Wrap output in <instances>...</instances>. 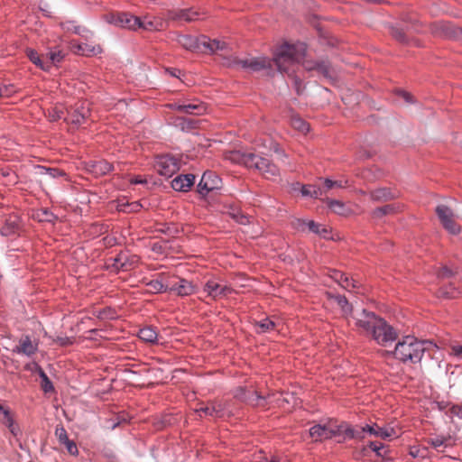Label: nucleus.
<instances>
[{
  "label": "nucleus",
  "mask_w": 462,
  "mask_h": 462,
  "mask_svg": "<svg viewBox=\"0 0 462 462\" xmlns=\"http://www.w3.org/2000/svg\"><path fill=\"white\" fill-rule=\"evenodd\" d=\"M352 319L360 332L371 336L381 346H387L397 338L396 330L373 312L365 310L356 311Z\"/></svg>",
  "instance_id": "1"
},
{
  "label": "nucleus",
  "mask_w": 462,
  "mask_h": 462,
  "mask_svg": "<svg viewBox=\"0 0 462 462\" xmlns=\"http://www.w3.org/2000/svg\"><path fill=\"white\" fill-rule=\"evenodd\" d=\"M431 343L420 341L411 336H407L399 341L394 348V356L402 362L417 363L423 356L424 352Z\"/></svg>",
  "instance_id": "2"
},
{
  "label": "nucleus",
  "mask_w": 462,
  "mask_h": 462,
  "mask_svg": "<svg viewBox=\"0 0 462 462\" xmlns=\"http://www.w3.org/2000/svg\"><path fill=\"white\" fill-rule=\"evenodd\" d=\"M306 47L303 43L282 44L274 57V62L281 72L291 75L292 67L300 63L305 56Z\"/></svg>",
  "instance_id": "3"
},
{
  "label": "nucleus",
  "mask_w": 462,
  "mask_h": 462,
  "mask_svg": "<svg viewBox=\"0 0 462 462\" xmlns=\"http://www.w3.org/2000/svg\"><path fill=\"white\" fill-rule=\"evenodd\" d=\"M309 431L310 438L314 441L330 439L343 434L341 423L333 419L313 425Z\"/></svg>",
  "instance_id": "4"
},
{
  "label": "nucleus",
  "mask_w": 462,
  "mask_h": 462,
  "mask_svg": "<svg viewBox=\"0 0 462 462\" xmlns=\"http://www.w3.org/2000/svg\"><path fill=\"white\" fill-rule=\"evenodd\" d=\"M234 64L246 72L254 73L271 67V60L265 57L248 56L245 58H235Z\"/></svg>",
  "instance_id": "5"
},
{
  "label": "nucleus",
  "mask_w": 462,
  "mask_h": 462,
  "mask_svg": "<svg viewBox=\"0 0 462 462\" xmlns=\"http://www.w3.org/2000/svg\"><path fill=\"white\" fill-rule=\"evenodd\" d=\"M436 214L443 227L451 235H457L460 232V226L455 221L453 210L446 205H439L436 208Z\"/></svg>",
  "instance_id": "6"
},
{
  "label": "nucleus",
  "mask_w": 462,
  "mask_h": 462,
  "mask_svg": "<svg viewBox=\"0 0 462 462\" xmlns=\"http://www.w3.org/2000/svg\"><path fill=\"white\" fill-rule=\"evenodd\" d=\"M154 167L160 175L170 178L180 170V163L174 156L162 155L157 157Z\"/></svg>",
  "instance_id": "7"
},
{
  "label": "nucleus",
  "mask_w": 462,
  "mask_h": 462,
  "mask_svg": "<svg viewBox=\"0 0 462 462\" xmlns=\"http://www.w3.org/2000/svg\"><path fill=\"white\" fill-rule=\"evenodd\" d=\"M39 348L38 339H32L29 335H22L12 352L27 357L33 356Z\"/></svg>",
  "instance_id": "8"
},
{
  "label": "nucleus",
  "mask_w": 462,
  "mask_h": 462,
  "mask_svg": "<svg viewBox=\"0 0 462 462\" xmlns=\"http://www.w3.org/2000/svg\"><path fill=\"white\" fill-rule=\"evenodd\" d=\"M304 69L308 71H316L319 75L333 80L336 71L328 60H304L302 62Z\"/></svg>",
  "instance_id": "9"
},
{
  "label": "nucleus",
  "mask_w": 462,
  "mask_h": 462,
  "mask_svg": "<svg viewBox=\"0 0 462 462\" xmlns=\"http://www.w3.org/2000/svg\"><path fill=\"white\" fill-rule=\"evenodd\" d=\"M292 225L299 231L304 232L308 229L310 232H312L322 238H330V230L327 226L316 223L313 220H305L298 218L292 222Z\"/></svg>",
  "instance_id": "10"
},
{
  "label": "nucleus",
  "mask_w": 462,
  "mask_h": 462,
  "mask_svg": "<svg viewBox=\"0 0 462 462\" xmlns=\"http://www.w3.org/2000/svg\"><path fill=\"white\" fill-rule=\"evenodd\" d=\"M168 106L180 113L194 116H201L207 112L206 104L199 100L189 102L185 101L183 103H171L169 104Z\"/></svg>",
  "instance_id": "11"
},
{
  "label": "nucleus",
  "mask_w": 462,
  "mask_h": 462,
  "mask_svg": "<svg viewBox=\"0 0 462 462\" xmlns=\"http://www.w3.org/2000/svg\"><path fill=\"white\" fill-rule=\"evenodd\" d=\"M204 292L212 300H219L229 295L233 290L226 284L218 282L217 280H208L203 288Z\"/></svg>",
  "instance_id": "12"
},
{
  "label": "nucleus",
  "mask_w": 462,
  "mask_h": 462,
  "mask_svg": "<svg viewBox=\"0 0 462 462\" xmlns=\"http://www.w3.org/2000/svg\"><path fill=\"white\" fill-rule=\"evenodd\" d=\"M235 396L238 400L252 406L263 407L265 405V396L256 390L240 387L236 390Z\"/></svg>",
  "instance_id": "13"
},
{
  "label": "nucleus",
  "mask_w": 462,
  "mask_h": 462,
  "mask_svg": "<svg viewBox=\"0 0 462 462\" xmlns=\"http://www.w3.org/2000/svg\"><path fill=\"white\" fill-rule=\"evenodd\" d=\"M167 17L171 21L195 22L204 18V13L194 8L176 9L168 12Z\"/></svg>",
  "instance_id": "14"
},
{
  "label": "nucleus",
  "mask_w": 462,
  "mask_h": 462,
  "mask_svg": "<svg viewBox=\"0 0 462 462\" xmlns=\"http://www.w3.org/2000/svg\"><path fill=\"white\" fill-rule=\"evenodd\" d=\"M220 184L221 180L215 172L206 171L198 184V192L202 196H206L208 192L219 189Z\"/></svg>",
  "instance_id": "15"
},
{
  "label": "nucleus",
  "mask_w": 462,
  "mask_h": 462,
  "mask_svg": "<svg viewBox=\"0 0 462 462\" xmlns=\"http://www.w3.org/2000/svg\"><path fill=\"white\" fill-rule=\"evenodd\" d=\"M68 116L64 119L74 125L83 124L90 115L89 108L85 103H79L74 108L67 110Z\"/></svg>",
  "instance_id": "16"
},
{
  "label": "nucleus",
  "mask_w": 462,
  "mask_h": 462,
  "mask_svg": "<svg viewBox=\"0 0 462 462\" xmlns=\"http://www.w3.org/2000/svg\"><path fill=\"white\" fill-rule=\"evenodd\" d=\"M253 168L260 171L266 179H274L279 176V169L272 163L267 158L257 155L253 163Z\"/></svg>",
  "instance_id": "17"
},
{
  "label": "nucleus",
  "mask_w": 462,
  "mask_h": 462,
  "mask_svg": "<svg viewBox=\"0 0 462 462\" xmlns=\"http://www.w3.org/2000/svg\"><path fill=\"white\" fill-rule=\"evenodd\" d=\"M226 159L237 164H243L246 168L253 169V163L257 159V154L242 151H232L226 155Z\"/></svg>",
  "instance_id": "18"
},
{
  "label": "nucleus",
  "mask_w": 462,
  "mask_h": 462,
  "mask_svg": "<svg viewBox=\"0 0 462 462\" xmlns=\"http://www.w3.org/2000/svg\"><path fill=\"white\" fill-rule=\"evenodd\" d=\"M363 431H367V433L371 436H375L381 438L382 439H387L393 438L396 435V431L392 427H380L376 423L366 424L362 427Z\"/></svg>",
  "instance_id": "19"
},
{
  "label": "nucleus",
  "mask_w": 462,
  "mask_h": 462,
  "mask_svg": "<svg viewBox=\"0 0 462 462\" xmlns=\"http://www.w3.org/2000/svg\"><path fill=\"white\" fill-rule=\"evenodd\" d=\"M114 23L123 28L136 30L140 25V18L128 13H119L115 17Z\"/></svg>",
  "instance_id": "20"
},
{
  "label": "nucleus",
  "mask_w": 462,
  "mask_h": 462,
  "mask_svg": "<svg viewBox=\"0 0 462 462\" xmlns=\"http://www.w3.org/2000/svg\"><path fill=\"white\" fill-rule=\"evenodd\" d=\"M195 176L193 174L179 175L171 181V187L176 191L186 192L194 184Z\"/></svg>",
  "instance_id": "21"
},
{
  "label": "nucleus",
  "mask_w": 462,
  "mask_h": 462,
  "mask_svg": "<svg viewBox=\"0 0 462 462\" xmlns=\"http://www.w3.org/2000/svg\"><path fill=\"white\" fill-rule=\"evenodd\" d=\"M168 291L181 297L191 295L196 291L195 286L185 279H180L178 282L171 284L168 287Z\"/></svg>",
  "instance_id": "22"
},
{
  "label": "nucleus",
  "mask_w": 462,
  "mask_h": 462,
  "mask_svg": "<svg viewBox=\"0 0 462 462\" xmlns=\"http://www.w3.org/2000/svg\"><path fill=\"white\" fill-rule=\"evenodd\" d=\"M195 411L202 416H210L214 418H219L224 415V406L218 402H211L207 405H201L199 408H196Z\"/></svg>",
  "instance_id": "23"
},
{
  "label": "nucleus",
  "mask_w": 462,
  "mask_h": 462,
  "mask_svg": "<svg viewBox=\"0 0 462 462\" xmlns=\"http://www.w3.org/2000/svg\"><path fill=\"white\" fill-rule=\"evenodd\" d=\"M177 42L186 50L199 52L202 51V42L200 41V37L197 38L191 35H179Z\"/></svg>",
  "instance_id": "24"
},
{
  "label": "nucleus",
  "mask_w": 462,
  "mask_h": 462,
  "mask_svg": "<svg viewBox=\"0 0 462 462\" xmlns=\"http://www.w3.org/2000/svg\"><path fill=\"white\" fill-rule=\"evenodd\" d=\"M200 41L202 42V51L201 52H216L217 51H224L226 49V44L225 42H221L218 40H210L205 35L200 36Z\"/></svg>",
  "instance_id": "25"
},
{
  "label": "nucleus",
  "mask_w": 462,
  "mask_h": 462,
  "mask_svg": "<svg viewBox=\"0 0 462 462\" xmlns=\"http://www.w3.org/2000/svg\"><path fill=\"white\" fill-rule=\"evenodd\" d=\"M73 51L77 54L92 56L101 52V47L99 45H92L89 43H71Z\"/></svg>",
  "instance_id": "26"
},
{
  "label": "nucleus",
  "mask_w": 462,
  "mask_h": 462,
  "mask_svg": "<svg viewBox=\"0 0 462 462\" xmlns=\"http://www.w3.org/2000/svg\"><path fill=\"white\" fill-rule=\"evenodd\" d=\"M118 261L122 263L121 265H116V269L127 272L137 266L139 258L136 255H129L125 253H121L118 254Z\"/></svg>",
  "instance_id": "27"
},
{
  "label": "nucleus",
  "mask_w": 462,
  "mask_h": 462,
  "mask_svg": "<svg viewBox=\"0 0 462 462\" xmlns=\"http://www.w3.org/2000/svg\"><path fill=\"white\" fill-rule=\"evenodd\" d=\"M371 199L374 201H387L393 199L395 194L388 188H379L370 192Z\"/></svg>",
  "instance_id": "28"
},
{
  "label": "nucleus",
  "mask_w": 462,
  "mask_h": 462,
  "mask_svg": "<svg viewBox=\"0 0 462 462\" xmlns=\"http://www.w3.org/2000/svg\"><path fill=\"white\" fill-rule=\"evenodd\" d=\"M326 203L328 207L336 214L347 216L350 213V208H347L346 204L340 200L327 199Z\"/></svg>",
  "instance_id": "29"
},
{
  "label": "nucleus",
  "mask_w": 462,
  "mask_h": 462,
  "mask_svg": "<svg viewBox=\"0 0 462 462\" xmlns=\"http://www.w3.org/2000/svg\"><path fill=\"white\" fill-rule=\"evenodd\" d=\"M255 331L258 334L268 333L276 328V323L270 318H265L260 321L255 322Z\"/></svg>",
  "instance_id": "30"
},
{
  "label": "nucleus",
  "mask_w": 462,
  "mask_h": 462,
  "mask_svg": "<svg viewBox=\"0 0 462 462\" xmlns=\"http://www.w3.org/2000/svg\"><path fill=\"white\" fill-rule=\"evenodd\" d=\"M428 445L439 452H444L445 448L450 445V439L444 437L429 438L427 440Z\"/></svg>",
  "instance_id": "31"
},
{
  "label": "nucleus",
  "mask_w": 462,
  "mask_h": 462,
  "mask_svg": "<svg viewBox=\"0 0 462 462\" xmlns=\"http://www.w3.org/2000/svg\"><path fill=\"white\" fill-rule=\"evenodd\" d=\"M139 338L147 343H154L157 340V331L152 327H145L139 330Z\"/></svg>",
  "instance_id": "32"
},
{
  "label": "nucleus",
  "mask_w": 462,
  "mask_h": 462,
  "mask_svg": "<svg viewBox=\"0 0 462 462\" xmlns=\"http://www.w3.org/2000/svg\"><path fill=\"white\" fill-rule=\"evenodd\" d=\"M29 60L34 63L39 68L43 70L49 69V61H46V59L41 58V56L34 50L29 49L26 51Z\"/></svg>",
  "instance_id": "33"
},
{
  "label": "nucleus",
  "mask_w": 462,
  "mask_h": 462,
  "mask_svg": "<svg viewBox=\"0 0 462 462\" xmlns=\"http://www.w3.org/2000/svg\"><path fill=\"white\" fill-rule=\"evenodd\" d=\"M341 426L343 429V434H346L347 437L351 439H365V434L367 433V431L362 430V427L359 429H353L345 422H341Z\"/></svg>",
  "instance_id": "34"
},
{
  "label": "nucleus",
  "mask_w": 462,
  "mask_h": 462,
  "mask_svg": "<svg viewBox=\"0 0 462 462\" xmlns=\"http://www.w3.org/2000/svg\"><path fill=\"white\" fill-rule=\"evenodd\" d=\"M93 172L97 175H105L114 170L112 163L106 161H98L93 164Z\"/></svg>",
  "instance_id": "35"
},
{
  "label": "nucleus",
  "mask_w": 462,
  "mask_h": 462,
  "mask_svg": "<svg viewBox=\"0 0 462 462\" xmlns=\"http://www.w3.org/2000/svg\"><path fill=\"white\" fill-rule=\"evenodd\" d=\"M0 413L3 414V424H5L14 435H16L15 427L14 426V420L11 416L10 411L7 408H5L1 402Z\"/></svg>",
  "instance_id": "36"
},
{
  "label": "nucleus",
  "mask_w": 462,
  "mask_h": 462,
  "mask_svg": "<svg viewBox=\"0 0 462 462\" xmlns=\"http://www.w3.org/2000/svg\"><path fill=\"white\" fill-rule=\"evenodd\" d=\"M291 124L295 130L302 134H307L310 130L309 124L300 116H292Z\"/></svg>",
  "instance_id": "37"
},
{
  "label": "nucleus",
  "mask_w": 462,
  "mask_h": 462,
  "mask_svg": "<svg viewBox=\"0 0 462 462\" xmlns=\"http://www.w3.org/2000/svg\"><path fill=\"white\" fill-rule=\"evenodd\" d=\"M147 291L152 293H160L168 291V286L160 280H152L146 283Z\"/></svg>",
  "instance_id": "38"
},
{
  "label": "nucleus",
  "mask_w": 462,
  "mask_h": 462,
  "mask_svg": "<svg viewBox=\"0 0 462 462\" xmlns=\"http://www.w3.org/2000/svg\"><path fill=\"white\" fill-rule=\"evenodd\" d=\"M63 58H64V53L60 50H56V51H50L47 54V57L45 59H46V61H49V68H50L51 64H56V63L60 62L63 60Z\"/></svg>",
  "instance_id": "39"
},
{
  "label": "nucleus",
  "mask_w": 462,
  "mask_h": 462,
  "mask_svg": "<svg viewBox=\"0 0 462 462\" xmlns=\"http://www.w3.org/2000/svg\"><path fill=\"white\" fill-rule=\"evenodd\" d=\"M301 193L303 196H310L318 199L323 195V190L320 188L303 186L301 189Z\"/></svg>",
  "instance_id": "40"
},
{
  "label": "nucleus",
  "mask_w": 462,
  "mask_h": 462,
  "mask_svg": "<svg viewBox=\"0 0 462 462\" xmlns=\"http://www.w3.org/2000/svg\"><path fill=\"white\" fill-rule=\"evenodd\" d=\"M394 212V207L393 205H385L381 208H377L373 211V217L380 218L385 215L393 214Z\"/></svg>",
  "instance_id": "41"
},
{
  "label": "nucleus",
  "mask_w": 462,
  "mask_h": 462,
  "mask_svg": "<svg viewBox=\"0 0 462 462\" xmlns=\"http://www.w3.org/2000/svg\"><path fill=\"white\" fill-rule=\"evenodd\" d=\"M367 448H370L371 450H373L376 454L377 457H385V452L383 451L384 447L382 443L371 441V442H369L368 447L364 448V452H365L367 450Z\"/></svg>",
  "instance_id": "42"
},
{
  "label": "nucleus",
  "mask_w": 462,
  "mask_h": 462,
  "mask_svg": "<svg viewBox=\"0 0 462 462\" xmlns=\"http://www.w3.org/2000/svg\"><path fill=\"white\" fill-rule=\"evenodd\" d=\"M338 284L342 286L344 289L350 291L351 289H356L359 287V282L353 278H349L345 274L343 280H338Z\"/></svg>",
  "instance_id": "43"
},
{
  "label": "nucleus",
  "mask_w": 462,
  "mask_h": 462,
  "mask_svg": "<svg viewBox=\"0 0 462 462\" xmlns=\"http://www.w3.org/2000/svg\"><path fill=\"white\" fill-rule=\"evenodd\" d=\"M337 304L341 307L342 310L344 313H348V312H351V317L353 316V314L356 312L352 310V307L350 306V304L348 303V300H346V297L344 296H337ZM362 310H360L361 311ZM356 311H359V310H356Z\"/></svg>",
  "instance_id": "44"
},
{
  "label": "nucleus",
  "mask_w": 462,
  "mask_h": 462,
  "mask_svg": "<svg viewBox=\"0 0 462 462\" xmlns=\"http://www.w3.org/2000/svg\"><path fill=\"white\" fill-rule=\"evenodd\" d=\"M55 436L60 444H63L69 439L67 431L62 425H58L55 429Z\"/></svg>",
  "instance_id": "45"
},
{
  "label": "nucleus",
  "mask_w": 462,
  "mask_h": 462,
  "mask_svg": "<svg viewBox=\"0 0 462 462\" xmlns=\"http://www.w3.org/2000/svg\"><path fill=\"white\" fill-rule=\"evenodd\" d=\"M393 37L400 42L408 43V38L402 29L393 28L392 30Z\"/></svg>",
  "instance_id": "46"
},
{
  "label": "nucleus",
  "mask_w": 462,
  "mask_h": 462,
  "mask_svg": "<svg viewBox=\"0 0 462 462\" xmlns=\"http://www.w3.org/2000/svg\"><path fill=\"white\" fill-rule=\"evenodd\" d=\"M42 171L41 173L42 174H46V175H49L52 178H57L59 176H63L65 175V173L58 169H54V168H45V167H42L41 168Z\"/></svg>",
  "instance_id": "47"
},
{
  "label": "nucleus",
  "mask_w": 462,
  "mask_h": 462,
  "mask_svg": "<svg viewBox=\"0 0 462 462\" xmlns=\"http://www.w3.org/2000/svg\"><path fill=\"white\" fill-rule=\"evenodd\" d=\"M64 116V111L62 108L53 107L49 110V117L51 121H57Z\"/></svg>",
  "instance_id": "48"
},
{
  "label": "nucleus",
  "mask_w": 462,
  "mask_h": 462,
  "mask_svg": "<svg viewBox=\"0 0 462 462\" xmlns=\"http://www.w3.org/2000/svg\"><path fill=\"white\" fill-rule=\"evenodd\" d=\"M232 217L234 219L236 220V222H238L239 224H242V225H246L250 222L249 217L244 215L241 212L233 213Z\"/></svg>",
  "instance_id": "49"
},
{
  "label": "nucleus",
  "mask_w": 462,
  "mask_h": 462,
  "mask_svg": "<svg viewBox=\"0 0 462 462\" xmlns=\"http://www.w3.org/2000/svg\"><path fill=\"white\" fill-rule=\"evenodd\" d=\"M63 445L66 446L67 451L70 455H77L78 454V448H77L76 444L72 440L68 439L67 441H65L63 443Z\"/></svg>",
  "instance_id": "50"
},
{
  "label": "nucleus",
  "mask_w": 462,
  "mask_h": 462,
  "mask_svg": "<svg viewBox=\"0 0 462 462\" xmlns=\"http://www.w3.org/2000/svg\"><path fill=\"white\" fill-rule=\"evenodd\" d=\"M42 389L43 390L44 393H50L54 390L52 383L51 382L49 377L44 379V381H42Z\"/></svg>",
  "instance_id": "51"
},
{
  "label": "nucleus",
  "mask_w": 462,
  "mask_h": 462,
  "mask_svg": "<svg viewBox=\"0 0 462 462\" xmlns=\"http://www.w3.org/2000/svg\"><path fill=\"white\" fill-rule=\"evenodd\" d=\"M154 27V24L152 21H142L140 19V25H138V29L142 28L143 30L151 31Z\"/></svg>",
  "instance_id": "52"
},
{
  "label": "nucleus",
  "mask_w": 462,
  "mask_h": 462,
  "mask_svg": "<svg viewBox=\"0 0 462 462\" xmlns=\"http://www.w3.org/2000/svg\"><path fill=\"white\" fill-rule=\"evenodd\" d=\"M1 97H9L14 91L13 87L0 86Z\"/></svg>",
  "instance_id": "53"
},
{
  "label": "nucleus",
  "mask_w": 462,
  "mask_h": 462,
  "mask_svg": "<svg viewBox=\"0 0 462 462\" xmlns=\"http://www.w3.org/2000/svg\"><path fill=\"white\" fill-rule=\"evenodd\" d=\"M398 94L404 99L406 103H412L413 102V97L403 90H398Z\"/></svg>",
  "instance_id": "54"
},
{
  "label": "nucleus",
  "mask_w": 462,
  "mask_h": 462,
  "mask_svg": "<svg viewBox=\"0 0 462 462\" xmlns=\"http://www.w3.org/2000/svg\"><path fill=\"white\" fill-rule=\"evenodd\" d=\"M42 218L41 219L42 221H48V222H52L54 219H55V217L53 216L52 213L49 212L48 210L44 209L42 211Z\"/></svg>",
  "instance_id": "55"
},
{
  "label": "nucleus",
  "mask_w": 462,
  "mask_h": 462,
  "mask_svg": "<svg viewBox=\"0 0 462 462\" xmlns=\"http://www.w3.org/2000/svg\"><path fill=\"white\" fill-rule=\"evenodd\" d=\"M331 277L337 282H338V280H343V277H345V273H342L338 271H333V274L331 275Z\"/></svg>",
  "instance_id": "56"
},
{
  "label": "nucleus",
  "mask_w": 462,
  "mask_h": 462,
  "mask_svg": "<svg viewBox=\"0 0 462 462\" xmlns=\"http://www.w3.org/2000/svg\"><path fill=\"white\" fill-rule=\"evenodd\" d=\"M434 26H435L436 28H438V29H439H439H441V30H442V32H443V34H444V35H446V36H448V32H446L447 24H446L445 23L439 22V23H435V24H434Z\"/></svg>",
  "instance_id": "57"
},
{
  "label": "nucleus",
  "mask_w": 462,
  "mask_h": 462,
  "mask_svg": "<svg viewBox=\"0 0 462 462\" xmlns=\"http://www.w3.org/2000/svg\"><path fill=\"white\" fill-rule=\"evenodd\" d=\"M57 342L60 345V346H66V345H69L71 344V340L70 338L69 337H58L57 338Z\"/></svg>",
  "instance_id": "58"
},
{
  "label": "nucleus",
  "mask_w": 462,
  "mask_h": 462,
  "mask_svg": "<svg viewBox=\"0 0 462 462\" xmlns=\"http://www.w3.org/2000/svg\"><path fill=\"white\" fill-rule=\"evenodd\" d=\"M334 183L335 182L329 179H326L324 181V184L328 189H332L334 187Z\"/></svg>",
  "instance_id": "59"
},
{
  "label": "nucleus",
  "mask_w": 462,
  "mask_h": 462,
  "mask_svg": "<svg viewBox=\"0 0 462 462\" xmlns=\"http://www.w3.org/2000/svg\"><path fill=\"white\" fill-rule=\"evenodd\" d=\"M11 233H14V229L9 230L8 227H4L2 230V234L5 236L10 235Z\"/></svg>",
  "instance_id": "60"
},
{
  "label": "nucleus",
  "mask_w": 462,
  "mask_h": 462,
  "mask_svg": "<svg viewBox=\"0 0 462 462\" xmlns=\"http://www.w3.org/2000/svg\"><path fill=\"white\" fill-rule=\"evenodd\" d=\"M39 374H40V377L42 378V381H44V379H46L48 377L47 374H45V372L42 368H40Z\"/></svg>",
  "instance_id": "61"
},
{
  "label": "nucleus",
  "mask_w": 462,
  "mask_h": 462,
  "mask_svg": "<svg viewBox=\"0 0 462 462\" xmlns=\"http://www.w3.org/2000/svg\"><path fill=\"white\" fill-rule=\"evenodd\" d=\"M132 182H133V183H135V184H138V183H143V182H144V180H143L142 178H140V177H136V178H134V179L132 180Z\"/></svg>",
  "instance_id": "62"
},
{
  "label": "nucleus",
  "mask_w": 462,
  "mask_h": 462,
  "mask_svg": "<svg viewBox=\"0 0 462 462\" xmlns=\"http://www.w3.org/2000/svg\"><path fill=\"white\" fill-rule=\"evenodd\" d=\"M121 263H122L121 261H120V262L118 261V255H117V256L115 258V260H114L113 266H114L115 268H116V265H121Z\"/></svg>",
  "instance_id": "63"
},
{
  "label": "nucleus",
  "mask_w": 462,
  "mask_h": 462,
  "mask_svg": "<svg viewBox=\"0 0 462 462\" xmlns=\"http://www.w3.org/2000/svg\"><path fill=\"white\" fill-rule=\"evenodd\" d=\"M335 182H336V183H334V187H338V188H342V187H344V185H343V183H342V181H341V180H339V181H338V180H337V181H335Z\"/></svg>",
  "instance_id": "64"
}]
</instances>
